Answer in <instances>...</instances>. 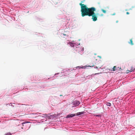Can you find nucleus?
<instances>
[{"label":"nucleus","instance_id":"obj_22","mask_svg":"<svg viewBox=\"0 0 135 135\" xmlns=\"http://www.w3.org/2000/svg\"><path fill=\"white\" fill-rule=\"evenodd\" d=\"M98 74V73H97V74H95H95Z\"/></svg>","mask_w":135,"mask_h":135},{"label":"nucleus","instance_id":"obj_9","mask_svg":"<svg viewBox=\"0 0 135 135\" xmlns=\"http://www.w3.org/2000/svg\"><path fill=\"white\" fill-rule=\"evenodd\" d=\"M101 11L103 12L104 13H106V11L105 10H104L103 9H101Z\"/></svg>","mask_w":135,"mask_h":135},{"label":"nucleus","instance_id":"obj_4","mask_svg":"<svg viewBox=\"0 0 135 135\" xmlns=\"http://www.w3.org/2000/svg\"><path fill=\"white\" fill-rule=\"evenodd\" d=\"M95 65H96L95 63H93L91 62L90 63V65L89 66L90 67H93Z\"/></svg>","mask_w":135,"mask_h":135},{"label":"nucleus","instance_id":"obj_19","mask_svg":"<svg viewBox=\"0 0 135 135\" xmlns=\"http://www.w3.org/2000/svg\"><path fill=\"white\" fill-rule=\"evenodd\" d=\"M79 67H80V66H78ZM79 68H83V67H79Z\"/></svg>","mask_w":135,"mask_h":135},{"label":"nucleus","instance_id":"obj_12","mask_svg":"<svg viewBox=\"0 0 135 135\" xmlns=\"http://www.w3.org/2000/svg\"><path fill=\"white\" fill-rule=\"evenodd\" d=\"M11 134L10 133H8L6 134L5 135H11Z\"/></svg>","mask_w":135,"mask_h":135},{"label":"nucleus","instance_id":"obj_25","mask_svg":"<svg viewBox=\"0 0 135 135\" xmlns=\"http://www.w3.org/2000/svg\"><path fill=\"white\" fill-rule=\"evenodd\" d=\"M121 69V68H119V69Z\"/></svg>","mask_w":135,"mask_h":135},{"label":"nucleus","instance_id":"obj_2","mask_svg":"<svg viewBox=\"0 0 135 135\" xmlns=\"http://www.w3.org/2000/svg\"><path fill=\"white\" fill-rule=\"evenodd\" d=\"M80 103V102L78 101H75L74 103L73 104L75 106H78Z\"/></svg>","mask_w":135,"mask_h":135},{"label":"nucleus","instance_id":"obj_18","mask_svg":"<svg viewBox=\"0 0 135 135\" xmlns=\"http://www.w3.org/2000/svg\"><path fill=\"white\" fill-rule=\"evenodd\" d=\"M63 35H64V36H65L66 35L65 34H64V33H63Z\"/></svg>","mask_w":135,"mask_h":135},{"label":"nucleus","instance_id":"obj_17","mask_svg":"<svg viewBox=\"0 0 135 135\" xmlns=\"http://www.w3.org/2000/svg\"><path fill=\"white\" fill-rule=\"evenodd\" d=\"M46 115H44L42 117H45V116H46Z\"/></svg>","mask_w":135,"mask_h":135},{"label":"nucleus","instance_id":"obj_21","mask_svg":"<svg viewBox=\"0 0 135 135\" xmlns=\"http://www.w3.org/2000/svg\"><path fill=\"white\" fill-rule=\"evenodd\" d=\"M76 48H77V49H78L79 48V47H76Z\"/></svg>","mask_w":135,"mask_h":135},{"label":"nucleus","instance_id":"obj_8","mask_svg":"<svg viewBox=\"0 0 135 135\" xmlns=\"http://www.w3.org/2000/svg\"><path fill=\"white\" fill-rule=\"evenodd\" d=\"M129 44H130L132 45H134V44L133 43L132 39L130 40V42H129Z\"/></svg>","mask_w":135,"mask_h":135},{"label":"nucleus","instance_id":"obj_11","mask_svg":"<svg viewBox=\"0 0 135 135\" xmlns=\"http://www.w3.org/2000/svg\"><path fill=\"white\" fill-rule=\"evenodd\" d=\"M83 113L82 112H79L78 113V115H80Z\"/></svg>","mask_w":135,"mask_h":135},{"label":"nucleus","instance_id":"obj_5","mask_svg":"<svg viewBox=\"0 0 135 135\" xmlns=\"http://www.w3.org/2000/svg\"><path fill=\"white\" fill-rule=\"evenodd\" d=\"M134 70V68H133L132 67H131V69L130 70L127 71H128V72H127V73H128L129 72H131L132 71H133Z\"/></svg>","mask_w":135,"mask_h":135},{"label":"nucleus","instance_id":"obj_23","mask_svg":"<svg viewBox=\"0 0 135 135\" xmlns=\"http://www.w3.org/2000/svg\"><path fill=\"white\" fill-rule=\"evenodd\" d=\"M62 96V95H60V96Z\"/></svg>","mask_w":135,"mask_h":135},{"label":"nucleus","instance_id":"obj_1","mask_svg":"<svg viewBox=\"0 0 135 135\" xmlns=\"http://www.w3.org/2000/svg\"><path fill=\"white\" fill-rule=\"evenodd\" d=\"M81 6V16L84 17L88 16L90 17L92 16L93 21H95L97 20V14L94 12L96 9L94 7L88 8L84 4L81 3L80 4Z\"/></svg>","mask_w":135,"mask_h":135},{"label":"nucleus","instance_id":"obj_7","mask_svg":"<svg viewBox=\"0 0 135 135\" xmlns=\"http://www.w3.org/2000/svg\"><path fill=\"white\" fill-rule=\"evenodd\" d=\"M102 66V65H99V66H98V65H97V66H94V68H97V69H100V68H101V67Z\"/></svg>","mask_w":135,"mask_h":135},{"label":"nucleus","instance_id":"obj_20","mask_svg":"<svg viewBox=\"0 0 135 135\" xmlns=\"http://www.w3.org/2000/svg\"><path fill=\"white\" fill-rule=\"evenodd\" d=\"M118 22V21H116V23H117V22Z\"/></svg>","mask_w":135,"mask_h":135},{"label":"nucleus","instance_id":"obj_3","mask_svg":"<svg viewBox=\"0 0 135 135\" xmlns=\"http://www.w3.org/2000/svg\"><path fill=\"white\" fill-rule=\"evenodd\" d=\"M75 115V114H71L70 115H67L66 118H69L70 117H73Z\"/></svg>","mask_w":135,"mask_h":135},{"label":"nucleus","instance_id":"obj_15","mask_svg":"<svg viewBox=\"0 0 135 135\" xmlns=\"http://www.w3.org/2000/svg\"><path fill=\"white\" fill-rule=\"evenodd\" d=\"M126 14H127V15H128V14H129V12H127V13H126Z\"/></svg>","mask_w":135,"mask_h":135},{"label":"nucleus","instance_id":"obj_6","mask_svg":"<svg viewBox=\"0 0 135 135\" xmlns=\"http://www.w3.org/2000/svg\"><path fill=\"white\" fill-rule=\"evenodd\" d=\"M119 68V67H117L116 66H114L113 68H112V70L113 71H115L117 70Z\"/></svg>","mask_w":135,"mask_h":135},{"label":"nucleus","instance_id":"obj_24","mask_svg":"<svg viewBox=\"0 0 135 135\" xmlns=\"http://www.w3.org/2000/svg\"><path fill=\"white\" fill-rule=\"evenodd\" d=\"M22 128V129H23V127H22V128Z\"/></svg>","mask_w":135,"mask_h":135},{"label":"nucleus","instance_id":"obj_13","mask_svg":"<svg viewBox=\"0 0 135 135\" xmlns=\"http://www.w3.org/2000/svg\"><path fill=\"white\" fill-rule=\"evenodd\" d=\"M28 123L27 122H23L22 123V124L23 125L24 124H25L26 123Z\"/></svg>","mask_w":135,"mask_h":135},{"label":"nucleus","instance_id":"obj_16","mask_svg":"<svg viewBox=\"0 0 135 135\" xmlns=\"http://www.w3.org/2000/svg\"><path fill=\"white\" fill-rule=\"evenodd\" d=\"M96 116L97 117H99V116H100V115H96Z\"/></svg>","mask_w":135,"mask_h":135},{"label":"nucleus","instance_id":"obj_14","mask_svg":"<svg viewBox=\"0 0 135 135\" xmlns=\"http://www.w3.org/2000/svg\"><path fill=\"white\" fill-rule=\"evenodd\" d=\"M100 16H103V14H100Z\"/></svg>","mask_w":135,"mask_h":135},{"label":"nucleus","instance_id":"obj_10","mask_svg":"<svg viewBox=\"0 0 135 135\" xmlns=\"http://www.w3.org/2000/svg\"><path fill=\"white\" fill-rule=\"evenodd\" d=\"M106 105L108 106H110L111 104L110 103L108 102L107 103Z\"/></svg>","mask_w":135,"mask_h":135}]
</instances>
